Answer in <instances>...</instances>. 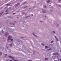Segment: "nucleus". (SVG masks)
I'll use <instances>...</instances> for the list:
<instances>
[{
    "mask_svg": "<svg viewBox=\"0 0 61 61\" xmlns=\"http://www.w3.org/2000/svg\"><path fill=\"white\" fill-rule=\"evenodd\" d=\"M12 36H9L8 37V41H9L10 40V39L12 38Z\"/></svg>",
    "mask_w": 61,
    "mask_h": 61,
    "instance_id": "f257e3e1",
    "label": "nucleus"
},
{
    "mask_svg": "<svg viewBox=\"0 0 61 61\" xmlns=\"http://www.w3.org/2000/svg\"><path fill=\"white\" fill-rule=\"evenodd\" d=\"M42 11L43 13H46V11L44 10H42Z\"/></svg>",
    "mask_w": 61,
    "mask_h": 61,
    "instance_id": "f03ea898",
    "label": "nucleus"
},
{
    "mask_svg": "<svg viewBox=\"0 0 61 61\" xmlns=\"http://www.w3.org/2000/svg\"><path fill=\"white\" fill-rule=\"evenodd\" d=\"M9 33L8 32H6L5 34V35L6 36H7L8 35Z\"/></svg>",
    "mask_w": 61,
    "mask_h": 61,
    "instance_id": "7ed1b4c3",
    "label": "nucleus"
},
{
    "mask_svg": "<svg viewBox=\"0 0 61 61\" xmlns=\"http://www.w3.org/2000/svg\"><path fill=\"white\" fill-rule=\"evenodd\" d=\"M46 2H47V3H49L50 2V0H47Z\"/></svg>",
    "mask_w": 61,
    "mask_h": 61,
    "instance_id": "20e7f679",
    "label": "nucleus"
},
{
    "mask_svg": "<svg viewBox=\"0 0 61 61\" xmlns=\"http://www.w3.org/2000/svg\"><path fill=\"white\" fill-rule=\"evenodd\" d=\"M54 24L55 25H56V27H57L58 26V24H57L56 23H54Z\"/></svg>",
    "mask_w": 61,
    "mask_h": 61,
    "instance_id": "39448f33",
    "label": "nucleus"
},
{
    "mask_svg": "<svg viewBox=\"0 0 61 61\" xmlns=\"http://www.w3.org/2000/svg\"><path fill=\"white\" fill-rule=\"evenodd\" d=\"M13 44L12 43V44H10V47H11L12 46V45H13Z\"/></svg>",
    "mask_w": 61,
    "mask_h": 61,
    "instance_id": "423d86ee",
    "label": "nucleus"
},
{
    "mask_svg": "<svg viewBox=\"0 0 61 61\" xmlns=\"http://www.w3.org/2000/svg\"><path fill=\"white\" fill-rule=\"evenodd\" d=\"M45 48H46V49H47V48H49L48 47V46H45Z\"/></svg>",
    "mask_w": 61,
    "mask_h": 61,
    "instance_id": "0eeeda50",
    "label": "nucleus"
},
{
    "mask_svg": "<svg viewBox=\"0 0 61 61\" xmlns=\"http://www.w3.org/2000/svg\"><path fill=\"white\" fill-rule=\"evenodd\" d=\"M58 5V6H59V7H61V5Z\"/></svg>",
    "mask_w": 61,
    "mask_h": 61,
    "instance_id": "6e6552de",
    "label": "nucleus"
},
{
    "mask_svg": "<svg viewBox=\"0 0 61 61\" xmlns=\"http://www.w3.org/2000/svg\"><path fill=\"white\" fill-rule=\"evenodd\" d=\"M32 33L33 34V35H34V36H35L36 37H37V36H36V35L34 34V33H33V32H32Z\"/></svg>",
    "mask_w": 61,
    "mask_h": 61,
    "instance_id": "1a4fd4ad",
    "label": "nucleus"
},
{
    "mask_svg": "<svg viewBox=\"0 0 61 61\" xmlns=\"http://www.w3.org/2000/svg\"><path fill=\"white\" fill-rule=\"evenodd\" d=\"M57 53H54V55H57Z\"/></svg>",
    "mask_w": 61,
    "mask_h": 61,
    "instance_id": "9d476101",
    "label": "nucleus"
},
{
    "mask_svg": "<svg viewBox=\"0 0 61 61\" xmlns=\"http://www.w3.org/2000/svg\"><path fill=\"white\" fill-rule=\"evenodd\" d=\"M55 38H56V39L57 40V41H58V39H57V38H56V36H55Z\"/></svg>",
    "mask_w": 61,
    "mask_h": 61,
    "instance_id": "9b49d317",
    "label": "nucleus"
},
{
    "mask_svg": "<svg viewBox=\"0 0 61 61\" xmlns=\"http://www.w3.org/2000/svg\"><path fill=\"white\" fill-rule=\"evenodd\" d=\"M51 32L52 33H54V34H55V32L54 31H51Z\"/></svg>",
    "mask_w": 61,
    "mask_h": 61,
    "instance_id": "f8f14e48",
    "label": "nucleus"
},
{
    "mask_svg": "<svg viewBox=\"0 0 61 61\" xmlns=\"http://www.w3.org/2000/svg\"><path fill=\"white\" fill-rule=\"evenodd\" d=\"M2 54V53L1 52H0V56H1Z\"/></svg>",
    "mask_w": 61,
    "mask_h": 61,
    "instance_id": "ddd939ff",
    "label": "nucleus"
},
{
    "mask_svg": "<svg viewBox=\"0 0 61 61\" xmlns=\"http://www.w3.org/2000/svg\"><path fill=\"white\" fill-rule=\"evenodd\" d=\"M19 5V4H17L16 6H18V5Z\"/></svg>",
    "mask_w": 61,
    "mask_h": 61,
    "instance_id": "4468645a",
    "label": "nucleus"
},
{
    "mask_svg": "<svg viewBox=\"0 0 61 61\" xmlns=\"http://www.w3.org/2000/svg\"><path fill=\"white\" fill-rule=\"evenodd\" d=\"M51 48L47 50L48 51H49V50H51Z\"/></svg>",
    "mask_w": 61,
    "mask_h": 61,
    "instance_id": "2eb2a0df",
    "label": "nucleus"
},
{
    "mask_svg": "<svg viewBox=\"0 0 61 61\" xmlns=\"http://www.w3.org/2000/svg\"><path fill=\"white\" fill-rule=\"evenodd\" d=\"M9 57H10V58H12V57L11 56H9Z\"/></svg>",
    "mask_w": 61,
    "mask_h": 61,
    "instance_id": "dca6fc26",
    "label": "nucleus"
},
{
    "mask_svg": "<svg viewBox=\"0 0 61 61\" xmlns=\"http://www.w3.org/2000/svg\"><path fill=\"white\" fill-rule=\"evenodd\" d=\"M41 45L42 46H45V45H44V44H41Z\"/></svg>",
    "mask_w": 61,
    "mask_h": 61,
    "instance_id": "f3484780",
    "label": "nucleus"
},
{
    "mask_svg": "<svg viewBox=\"0 0 61 61\" xmlns=\"http://www.w3.org/2000/svg\"><path fill=\"white\" fill-rule=\"evenodd\" d=\"M47 59H47V58H46L45 59V60H47Z\"/></svg>",
    "mask_w": 61,
    "mask_h": 61,
    "instance_id": "a211bd4d",
    "label": "nucleus"
},
{
    "mask_svg": "<svg viewBox=\"0 0 61 61\" xmlns=\"http://www.w3.org/2000/svg\"><path fill=\"white\" fill-rule=\"evenodd\" d=\"M60 1H61V0H58V2H60Z\"/></svg>",
    "mask_w": 61,
    "mask_h": 61,
    "instance_id": "6ab92c4d",
    "label": "nucleus"
},
{
    "mask_svg": "<svg viewBox=\"0 0 61 61\" xmlns=\"http://www.w3.org/2000/svg\"><path fill=\"white\" fill-rule=\"evenodd\" d=\"M14 61H18V60H14Z\"/></svg>",
    "mask_w": 61,
    "mask_h": 61,
    "instance_id": "aec40b11",
    "label": "nucleus"
},
{
    "mask_svg": "<svg viewBox=\"0 0 61 61\" xmlns=\"http://www.w3.org/2000/svg\"><path fill=\"white\" fill-rule=\"evenodd\" d=\"M53 42H54L53 41H51V43H53Z\"/></svg>",
    "mask_w": 61,
    "mask_h": 61,
    "instance_id": "412c9836",
    "label": "nucleus"
},
{
    "mask_svg": "<svg viewBox=\"0 0 61 61\" xmlns=\"http://www.w3.org/2000/svg\"><path fill=\"white\" fill-rule=\"evenodd\" d=\"M2 14V13H0V15H1Z\"/></svg>",
    "mask_w": 61,
    "mask_h": 61,
    "instance_id": "4be33fe9",
    "label": "nucleus"
},
{
    "mask_svg": "<svg viewBox=\"0 0 61 61\" xmlns=\"http://www.w3.org/2000/svg\"><path fill=\"white\" fill-rule=\"evenodd\" d=\"M46 16H44V18H46Z\"/></svg>",
    "mask_w": 61,
    "mask_h": 61,
    "instance_id": "5701e85b",
    "label": "nucleus"
},
{
    "mask_svg": "<svg viewBox=\"0 0 61 61\" xmlns=\"http://www.w3.org/2000/svg\"><path fill=\"white\" fill-rule=\"evenodd\" d=\"M28 61H32V60H28Z\"/></svg>",
    "mask_w": 61,
    "mask_h": 61,
    "instance_id": "b1692460",
    "label": "nucleus"
},
{
    "mask_svg": "<svg viewBox=\"0 0 61 61\" xmlns=\"http://www.w3.org/2000/svg\"><path fill=\"white\" fill-rule=\"evenodd\" d=\"M21 38H24L22 37H21Z\"/></svg>",
    "mask_w": 61,
    "mask_h": 61,
    "instance_id": "393cba45",
    "label": "nucleus"
},
{
    "mask_svg": "<svg viewBox=\"0 0 61 61\" xmlns=\"http://www.w3.org/2000/svg\"><path fill=\"white\" fill-rule=\"evenodd\" d=\"M11 40V41H13V40L12 39H11V40Z\"/></svg>",
    "mask_w": 61,
    "mask_h": 61,
    "instance_id": "a878e982",
    "label": "nucleus"
},
{
    "mask_svg": "<svg viewBox=\"0 0 61 61\" xmlns=\"http://www.w3.org/2000/svg\"><path fill=\"white\" fill-rule=\"evenodd\" d=\"M5 56H7V54H6V55H5Z\"/></svg>",
    "mask_w": 61,
    "mask_h": 61,
    "instance_id": "bb28decb",
    "label": "nucleus"
},
{
    "mask_svg": "<svg viewBox=\"0 0 61 61\" xmlns=\"http://www.w3.org/2000/svg\"><path fill=\"white\" fill-rule=\"evenodd\" d=\"M29 17V16H27L26 17Z\"/></svg>",
    "mask_w": 61,
    "mask_h": 61,
    "instance_id": "cd10ccee",
    "label": "nucleus"
},
{
    "mask_svg": "<svg viewBox=\"0 0 61 61\" xmlns=\"http://www.w3.org/2000/svg\"><path fill=\"white\" fill-rule=\"evenodd\" d=\"M2 33H3V31L2 30V31L1 32Z\"/></svg>",
    "mask_w": 61,
    "mask_h": 61,
    "instance_id": "c85d7f7f",
    "label": "nucleus"
},
{
    "mask_svg": "<svg viewBox=\"0 0 61 61\" xmlns=\"http://www.w3.org/2000/svg\"><path fill=\"white\" fill-rule=\"evenodd\" d=\"M7 10H6L5 11V12H7Z\"/></svg>",
    "mask_w": 61,
    "mask_h": 61,
    "instance_id": "c756f323",
    "label": "nucleus"
},
{
    "mask_svg": "<svg viewBox=\"0 0 61 61\" xmlns=\"http://www.w3.org/2000/svg\"><path fill=\"white\" fill-rule=\"evenodd\" d=\"M46 6H45V8H46Z\"/></svg>",
    "mask_w": 61,
    "mask_h": 61,
    "instance_id": "7c9ffc66",
    "label": "nucleus"
},
{
    "mask_svg": "<svg viewBox=\"0 0 61 61\" xmlns=\"http://www.w3.org/2000/svg\"><path fill=\"white\" fill-rule=\"evenodd\" d=\"M25 2L24 3H23V4H25Z\"/></svg>",
    "mask_w": 61,
    "mask_h": 61,
    "instance_id": "2f4dec72",
    "label": "nucleus"
},
{
    "mask_svg": "<svg viewBox=\"0 0 61 61\" xmlns=\"http://www.w3.org/2000/svg\"><path fill=\"white\" fill-rule=\"evenodd\" d=\"M10 61H12L11 60H10Z\"/></svg>",
    "mask_w": 61,
    "mask_h": 61,
    "instance_id": "473e14b6",
    "label": "nucleus"
},
{
    "mask_svg": "<svg viewBox=\"0 0 61 61\" xmlns=\"http://www.w3.org/2000/svg\"><path fill=\"white\" fill-rule=\"evenodd\" d=\"M8 5V4H7V5Z\"/></svg>",
    "mask_w": 61,
    "mask_h": 61,
    "instance_id": "72a5a7b5",
    "label": "nucleus"
},
{
    "mask_svg": "<svg viewBox=\"0 0 61 61\" xmlns=\"http://www.w3.org/2000/svg\"><path fill=\"white\" fill-rule=\"evenodd\" d=\"M60 61H61V58L60 59Z\"/></svg>",
    "mask_w": 61,
    "mask_h": 61,
    "instance_id": "f704fd0d",
    "label": "nucleus"
},
{
    "mask_svg": "<svg viewBox=\"0 0 61 61\" xmlns=\"http://www.w3.org/2000/svg\"><path fill=\"white\" fill-rule=\"evenodd\" d=\"M33 15V14H32V15Z\"/></svg>",
    "mask_w": 61,
    "mask_h": 61,
    "instance_id": "c9c22d12",
    "label": "nucleus"
},
{
    "mask_svg": "<svg viewBox=\"0 0 61 61\" xmlns=\"http://www.w3.org/2000/svg\"><path fill=\"white\" fill-rule=\"evenodd\" d=\"M50 11H51V10H50Z\"/></svg>",
    "mask_w": 61,
    "mask_h": 61,
    "instance_id": "e433bc0d",
    "label": "nucleus"
},
{
    "mask_svg": "<svg viewBox=\"0 0 61 61\" xmlns=\"http://www.w3.org/2000/svg\"><path fill=\"white\" fill-rule=\"evenodd\" d=\"M50 6H51V5H50Z\"/></svg>",
    "mask_w": 61,
    "mask_h": 61,
    "instance_id": "4c0bfd02",
    "label": "nucleus"
},
{
    "mask_svg": "<svg viewBox=\"0 0 61 61\" xmlns=\"http://www.w3.org/2000/svg\"><path fill=\"white\" fill-rule=\"evenodd\" d=\"M6 14H7V13H6Z\"/></svg>",
    "mask_w": 61,
    "mask_h": 61,
    "instance_id": "58836bf2",
    "label": "nucleus"
}]
</instances>
